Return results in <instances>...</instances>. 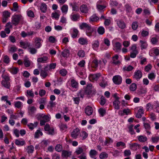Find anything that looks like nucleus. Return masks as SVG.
I'll return each instance as SVG.
<instances>
[{
    "label": "nucleus",
    "mask_w": 159,
    "mask_h": 159,
    "mask_svg": "<svg viewBox=\"0 0 159 159\" xmlns=\"http://www.w3.org/2000/svg\"><path fill=\"white\" fill-rule=\"evenodd\" d=\"M3 17L8 18L10 17V13L8 11H4L2 12Z\"/></svg>",
    "instance_id": "nucleus-57"
},
{
    "label": "nucleus",
    "mask_w": 159,
    "mask_h": 159,
    "mask_svg": "<svg viewBox=\"0 0 159 159\" xmlns=\"http://www.w3.org/2000/svg\"><path fill=\"white\" fill-rule=\"evenodd\" d=\"M91 26L86 23H83L80 25V28L81 29H85V31L90 27Z\"/></svg>",
    "instance_id": "nucleus-26"
},
{
    "label": "nucleus",
    "mask_w": 159,
    "mask_h": 159,
    "mask_svg": "<svg viewBox=\"0 0 159 159\" xmlns=\"http://www.w3.org/2000/svg\"><path fill=\"white\" fill-rule=\"evenodd\" d=\"M97 32L99 34L102 35L105 33V29L103 26H100L97 29Z\"/></svg>",
    "instance_id": "nucleus-39"
},
{
    "label": "nucleus",
    "mask_w": 159,
    "mask_h": 159,
    "mask_svg": "<svg viewBox=\"0 0 159 159\" xmlns=\"http://www.w3.org/2000/svg\"><path fill=\"white\" fill-rule=\"evenodd\" d=\"M78 55L80 57H84L85 54L84 50H79L78 52Z\"/></svg>",
    "instance_id": "nucleus-56"
},
{
    "label": "nucleus",
    "mask_w": 159,
    "mask_h": 159,
    "mask_svg": "<svg viewBox=\"0 0 159 159\" xmlns=\"http://www.w3.org/2000/svg\"><path fill=\"white\" fill-rule=\"evenodd\" d=\"M44 129L47 131V134L49 135H53L56 133L54 128L50 127L48 124H47L44 126Z\"/></svg>",
    "instance_id": "nucleus-4"
},
{
    "label": "nucleus",
    "mask_w": 159,
    "mask_h": 159,
    "mask_svg": "<svg viewBox=\"0 0 159 159\" xmlns=\"http://www.w3.org/2000/svg\"><path fill=\"white\" fill-rule=\"evenodd\" d=\"M67 73V71L64 69L61 70L59 71L60 74L63 76H65L66 75Z\"/></svg>",
    "instance_id": "nucleus-64"
},
{
    "label": "nucleus",
    "mask_w": 159,
    "mask_h": 159,
    "mask_svg": "<svg viewBox=\"0 0 159 159\" xmlns=\"http://www.w3.org/2000/svg\"><path fill=\"white\" fill-rule=\"evenodd\" d=\"M46 71H47L44 69V70H42L40 71V75L44 78L48 75V73Z\"/></svg>",
    "instance_id": "nucleus-52"
},
{
    "label": "nucleus",
    "mask_w": 159,
    "mask_h": 159,
    "mask_svg": "<svg viewBox=\"0 0 159 159\" xmlns=\"http://www.w3.org/2000/svg\"><path fill=\"white\" fill-rule=\"evenodd\" d=\"M99 62L97 59H94L92 63V67L94 68H96L98 66Z\"/></svg>",
    "instance_id": "nucleus-46"
},
{
    "label": "nucleus",
    "mask_w": 159,
    "mask_h": 159,
    "mask_svg": "<svg viewBox=\"0 0 159 159\" xmlns=\"http://www.w3.org/2000/svg\"><path fill=\"white\" fill-rule=\"evenodd\" d=\"M140 33L141 35L143 37L147 36L149 34V32L148 31L144 30H143Z\"/></svg>",
    "instance_id": "nucleus-61"
},
{
    "label": "nucleus",
    "mask_w": 159,
    "mask_h": 159,
    "mask_svg": "<svg viewBox=\"0 0 159 159\" xmlns=\"http://www.w3.org/2000/svg\"><path fill=\"white\" fill-rule=\"evenodd\" d=\"M78 42L80 44L82 45H87L88 41L87 38L81 37L79 39Z\"/></svg>",
    "instance_id": "nucleus-22"
},
{
    "label": "nucleus",
    "mask_w": 159,
    "mask_h": 159,
    "mask_svg": "<svg viewBox=\"0 0 159 159\" xmlns=\"http://www.w3.org/2000/svg\"><path fill=\"white\" fill-rule=\"evenodd\" d=\"M73 30V33L72 34V37L73 38H76L79 33V31L76 28H74L71 29Z\"/></svg>",
    "instance_id": "nucleus-37"
},
{
    "label": "nucleus",
    "mask_w": 159,
    "mask_h": 159,
    "mask_svg": "<svg viewBox=\"0 0 159 159\" xmlns=\"http://www.w3.org/2000/svg\"><path fill=\"white\" fill-rule=\"evenodd\" d=\"M2 77L4 80L1 82L2 85L5 88L9 89L11 86L10 82H9L10 80L9 77L7 75H2Z\"/></svg>",
    "instance_id": "nucleus-2"
},
{
    "label": "nucleus",
    "mask_w": 159,
    "mask_h": 159,
    "mask_svg": "<svg viewBox=\"0 0 159 159\" xmlns=\"http://www.w3.org/2000/svg\"><path fill=\"white\" fill-rule=\"evenodd\" d=\"M98 152L96 151L94 149H91L89 152L90 157L92 158H94L96 157L97 155Z\"/></svg>",
    "instance_id": "nucleus-30"
},
{
    "label": "nucleus",
    "mask_w": 159,
    "mask_h": 159,
    "mask_svg": "<svg viewBox=\"0 0 159 159\" xmlns=\"http://www.w3.org/2000/svg\"><path fill=\"white\" fill-rule=\"evenodd\" d=\"M99 19V18L95 15H93L90 18V20L92 21H96Z\"/></svg>",
    "instance_id": "nucleus-55"
},
{
    "label": "nucleus",
    "mask_w": 159,
    "mask_h": 159,
    "mask_svg": "<svg viewBox=\"0 0 159 159\" xmlns=\"http://www.w3.org/2000/svg\"><path fill=\"white\" fill-rule=\"evenodd\" d=\"M80 136L82 137L83 140H84L88 137V134L84 131H82Z\"/></svg>",
    "instance_id": "nucleus-53"
},
{
    "label": "nucleus",
    "mask_w": 159,
    "mask_h": 159,
    "mask_svg": "<svg viewBox=\"0 0 159 159\" xmlns=\"http://www.w3.org/2000/svg\"><path fill=\"white\" fill-rule=\"evenodd\" d=\"M61 9L62 12L66 14L68 12V6L66 4L64 5L61 7Z\"/></svg>",
    "instance_id": "nucleus-33"
},
{
    "label": "nucleus",
    "mask_w": 159,
    "mask_h": 159,
    "mask_svg": "<svg viewBox=\"0 0 159 159\" xmlns=\"http://www.w3.org/2000/svg\"><path fill=\"white\" fill-rule=\"evenodd\" d=\"M69 51L67 49H65L62 52L61 55L64 57H67L69 55Z\"/></svg>",
    "instance_id": "nucleus-47"
},
{
    "label": "nucleus",
    "mask_w": 159,
    "mask_h": 159,
    "mask_svg": "<svg viewBox=\"0 0 159 159\" xmlns=\"http://www.w3.org/2000/svg\"><path fill=\"white\" fill-rule=\"evenodd\" d=\"M112 80L115 84L119 85L121 83L122 78L119 75H116L113 77Z\"/></svg>",
    "instance_id": "nucleus-8"
},
{
    "label": "nucleus",
    "mask_w": 159,
    "mask_h": 159,
    "mask_svg": "<svg viewBox=\"0 0 159 159\" xmlns=\"http://www.w3.org/2000/svg\"><path fill=\"white\" fill-rule=\"evenodd\" d=\"M20 19V16L19 15L13 16L12 18L11 23L15 25H16L19 23Z\"/></svg>",
    "instance_id": "nucleus-9"
},
{
    "label": "nucleus",
    "mask_w": 159,
    "mask_h": 159,
    "mask_svg": "<svg viewBox=\"0 0 159 159\" xmlns=\"http://www.w3.org/2000/svg\"><path fill=\"white\" fill-rule=\"evenodd\" d=\"M98 112L100 116L103 117L106 113V110L104 108H100L98 109Z\"/></svg>",
    "instance_id": "nucleus-34"
},
{
    "label": "nucleus",
    "mask_w": 159,
    "mask_h": 159,
    "mask_svg": "<svg viewBox=\"0 0 159 159\" xmlns=\"http://www.w3.org/2000/svg\"><path fill=\"white\" fill-rule=\"evenodd\" d=\"M48 41L51 43H55L57 42L56 38L54 36H50L48 38Z\"/></svg>",
    "instance_id": "nucleus-54"
},
{
    "label": "nucleus",
    "mask_w": 159,
    "mask_h": 159,
    "mask_svg": "<svg viewBox=\"0 0 159 159\" xmlns=\"http://www.w3.org/2000/svg\"><path fill=\"white\" fill-rule=\"evenodd\" d=\"M116 146L117 147H123L125 148L126 147L125 143L122 142H118L116 144Z\"/></svg>",
    "instance_id": "nucleus-62"
},
{
    "label": "nucleus",
    "mask_w": 159,
    "mask_h": 159,
    "mask_svg": "<svg viewBox=\"0 0 159 159\" xmlns=\"http://www.w3.org/2000/svg\"><path fill=\"white\" fill-rule=\"evenodd\" d=\"M154 109L156 110V112H159V103L157 101H155L154 102Z\"/></svg>",
    "instance_id": "nucleus-45"
},
{
    "label": "nucleus",
    "mask_w": 159,
    "mask_h": 159,
    "mask_svg": "<svg viewBox=\"0 0 159 159\" xmlns=\"http://www.w3.org/2000/svg\"><path fill=\"white\" fill-rule=\"evenodd\" d=\"M131 154V152L129 150L126 149L124 152V155L125 157H129Z\"/></svg>",
    "instance_id": "nucleus-58"
},
{
    "label": "nucleus",
    "mask_w": 159,
    "mask_h": 159,
    "mask_svg": "<svg viewBox=\"0 0 159 159\" xmlns=\"http://www.w3.org/2000/svg\"><path fill=\"white\" fill-rule=\"evenodd\" d=\"M118 27L121 29H124L126 27V25L124 22L121 20L116 19L115 20Z\"/></svg>",
    "instance_id": "nucleus-12"
},
{
    "label": "nucleus",
    "mask_w": 159,
    "mask_h": 159,
    "mask_svg": "<svg viewBox=\"0 0 159 159\" xmlns=\"http://www.w3.org/2000/svg\"><path fill=\"white\" fill-rule=\"evenodd\" d=\"M101 75L100 73H98L96 74H90L89 77L90 80L91 81H96L101 76Z\"/></svg>",
    "instance_id": "nucleus-13"
},
{
    "label": "nucleus",
    "mask_w": 159,
    "mask_h": 159,
    "mask_svg": "<svg viewBox=\"0 0 159 159\" xmlns=\"http://www.w3.org/2000/svg\"><path fill=\"white\" fill-rule=\"evenodd\" d=\"M42 39L40 38H36L34 39L35 44L37 48H39L41 46V42Z\"/></svg>",
    "instance_id": "nucleus-23"
},
{
    "label": "nucleus",
    "mask_w": 159,
    "mask_h": 159,
    "mask_svg": "<svg viewBox=\"0 0 159 159\" xmlns=\"http://www.w3.org/2000/svg\"><path fill=\"white\" fill-rule=\"evenodd\" d=\"M130 148L134 150H136L138 149H139L140 148V145L138 144L134 143H132L129 144Z\"/></svg>",
    "instance_id": "nucleus-19"
},
{
    "label": "nucleus",
    "mask_w": 159,
    "mask_h": 159,
    "mask_svg": "<svg viewBox=\"0 0 159 159\" xmlns=\"http://www.w3.org/2000/svg\"><path fill=\"white\" fill-rule=\"evenodd\" d=\"M152 142L153 143H157L159 141V136H152L151 138Z\"/></svg>",
    "instance_id": "nucleus-41"
},
{
    "label": "nucleus",
    "mask_w": 159,
    "mask_h": 159,
    "mask_svg": "<svg viewBox=\"0 0 159 159\" xmlns=\"http://www.w3.org/2000/svg\"><path fill=\"white\" fill-rule=\"evenodd\" d=\"M133 125H131L129 126L128 129L129 130V132L131 134H135V133L133 129Z\"/></svg>",
    "instance_id": "nucleus-60"
},
{
    "label": "nucleus",
    "mask_w": 159,
    "mask_h": 159,
    "mask_svg": "<svg viewBox=\"0 0 159 159\" xmlns=\"http://www.w3.org/2000/svg\"><path fill=\"white\" fill-rule=\"evenodd\" d=\"M99 45V41L98 40H95L93 41L92 45L93 48L95 50H97L98 49Z\"/></svg>",
    "instance_id": "nucleus-16"
},
{
    "label": "nucleus",
    "mask_w": 159,
    "mask_h": 159,
    "mask_svg": "<svg viewBox=\"0 0 159 159\" xmlns=\"http://www.w3.org/2000/svg\"><path fill=\"white\" fill-rule=\"evenodd\" d=\"M156 75L153 72L151 73L148 74V79L151 80H153L155 79Z\"/></svg>",
    "instance_id": "nucleus-49"
},
{
    "label": "nucleus",
    "mask_w": 159,
    "mask_h": 159,
    "mask_svg": "<svg viewBox=\"0 0 159 159\" xmlns=\"http://www.w3.org/2000/svg\"><path fill=\"white\" fill-rule=\"evenodd\" d=\"M142 76V72L139 70L135 71L133 76V78L138 80L141 79Z\"/></svg>",
    "instance_id": "nucleus-10"
},
{
    "label": "nucleus",
    "mask_w": 159,
    "mask_h": 159,
    "mask_svg": "<svg viewBox=\"0 0 159 159\" xmlns=\"http://www.w3.org/2000/svg\"><path fill=\"white\" fill-rule=\"evenodd\" d=\"M80 16L78 14H72L70 16V18L72 20L76 21L79 19Z\"/></svg>",
    "instance_id": "nucleus-40"
},
{
    "label": "nucleus",
    "mask_w": 159,
    "mask_h": 159,
    "mask_svg": "<svg viewBox=\"0 0 159 159\" xmlns=\"http://www.w3.org/2000/svg\"><path fill=\"white\" fill-rule=\"evenodd\" d=\"M120 103V102L119 100H115L113 102V106L114 108L117 110L119 109L120 107L119 104Z\"/></svg>",
    "instance_id": "nucleus-28"
},
{
    "label": "nucleus",
    "mask_w": 159,
    "mask_h": 159,
    "mask_svg": "<svg viewBox=\"0 0 159 159\" xmlns=\"http://www.w3.org/2000/svg\"><path fill=\"white\" fill-rule=\"evenodd\" d=\"M139 42L142 50L146 49L147 48L148 46V44L146 41L145 40H140Z\"/></svg>",
    "instance_id": "nucleus-21"
},
{
    "label": "nucleus",
    "mask_w": 159,
    "mask_h": 159,
    "mask_svg": "<svg viewBox=\"0 0 159 159\" xmlns=\"http://www.w3.org/2000/svg\"><path fill=\"white\" fill-rule=\"evenodd\" d=\"M56 63H52L49 65H48L45 67V70L46 71L50 70H51L54 69L56 66Z\"/></svg>",
    "instance_id": "nucleus-27"
},
{
    "label": "nucleus",
    "mask_w": 159,
    "mask_h": 159,
    "mask_svg": "<svg viewBox=\"0 0 159 159\" xmlns=\"http://www.w3.org/2000/svg\"><path fill=\"white\" fill-rule=\"evenodd\" d=\"M39 9L42 12L45 13L47 9V6L44 2H41L39 4Z\"/></svg>",
    "instance_id": "nucleus-15"
},
{
    "label": "nucleus",
    "mask_w": 159,
    "mask_h": 159,
    "mask_svg": "<svg viewBox=\"0 0 159 159\" xmlns=\"http://www.w3.org/2000/svg\"><path fill=\"white\" fill-rule=\"evenodd\" d=\"M137 85L135 83L132 84L129 86V89L131 91H134L136 89Z\"/></svg>",
    "instance_id": "nucleus-48"
},
{
    "label": "nucleus",
    "mask_w": 159,
    "mask_h": 159,
    "mask_svg": "<svg viewBox=\"0 0 159 159\" xmlns=\"http://www.w3.org/2000/svg\"><path fill=\"white\" fill-rule=\"evenodd\" d=\"M137 138L139 141L141 142L144 143L147 141V137L145 136L142 135L138 136Z\"/></svg>",
    "instance_id": "nucleus-29"
},
{
    "label": "nucleus",
    "mask_w": 159,
    "mask_h": 159,
    "mask_svg": "<svg viewBox=\"0 0 159 159\" xmlns=\"http://www.w3.org/2000/svg\"><path fill=\"white\" fill-rule=\"evenodd\" d=\"M48 57L47 56H43L42 57H39L37 59V61L39 62L45 63L48 62Z\"/></svg>",
    "instance_id": "nucleus-24"
},
{
    "label": "nucleus",
    "mask_w": 159,
    "mask_h": 159,
    "mask_svg": "<svg viewBox=\"0 0 159 159\" xmlns=\"http://www.w3.org/2000/svg\"><path fill=\"white\" fill-rule=\"evenodd\" d=\"M80 134L79 129L76 128L74 129L71 133V136L74 139H76Z\"/></svg>",
    "instance_id": "nucleus-14"
},
{
    "label": "nucleus",
    "mask_w": 159,
    "mask_h": 159,
    "mask_svg": "<svg viewBox=\"0 0 159 159\" xmlns=\"http://www.w3.org/2000/svg\"><path fill=\"white\" fill-rule=\"evenodd\" d=\"M114 50L116 52H118L121 49V45L120 43L118 42H116L113 44Z\"/></svg>",
    "instance_id": "nucleus-18"
},
{
    "label": "nucleus",
    "mask_w": 159,
    "mask_h": 159,
    "mask_svg": "<svg viewBox=\"0 0 159 159\" xmlns=\"http://www.w3.org/2000/svg\"><path fill=\"white\" fill-rule=\"evenodd\" d=\"M93 111L92 108L89 106H88L85 108V112L88 116H89L91 115Z\"/></svg>",
    "instance_id": "nucleus-17"
},
{
    "label": "nucleus",
    "mask_w": 159,
    "mask_h": 159,
    "mask_svg": "<svg viewBox=\"0 0 159 159\" xmlns=\"http://www.w3.org/2000/svg\"><path fill=\"white\" fill-rule=\"evenodd\" d=\"M43 134L42 132L39 129L37 130L34 134L35 138H38L40 136H42Z\"/></svg>",
    "instance_id": "nucleus-43"
},
{
    "label": "nucleus",
    "mask_w": 159,
    "mask_h": 159,
    "mask_svg": "<svg viewBox=\"0 0 159 159\" xmlns=\"http://www.w3.org/2000/svg\"><path fill=\"white\" fill-rule=\"evenodd\" d=\"M55 149L57 151L60 152L62 150V147L61 145L57 144L56 146Z\"/></svg>",
    "instance_id": "nucleus-63"
},
{
    "label": "nucleus",
    "mask_w": 159,
    "mask_h": 159,
    "mask_svg": "<svg viewBox=\"0 0 159 159\" xmlns=\"http://www.w3.org/2000/svg\"><path fill=\"white\" fill-rule=\"evenodd\" d=\"M86 35L88 36H92L94 35L93 29L91 26L86 31Z\"/></svg>",
    "instance_id": "nucleus-20"
},
{
    "label": "nucleus",
    "mask_w": 159,
    "mask_h": 159,
    "mask_svg": "<svg viewBox=\"0 0 159 159\" xmlns=\"http://www.w3.org/2000/svg\"><path fill=\"white\" fill-rule=\"evenodd\" d=\"M59 127L61 131L62 132H65L66 130L67 126L66 125L61 124L60 125Z\"/></svg>",
    "instance_id": "nucleus-50"
},
{
    "label": "nucleus",
    "mask_w": 159,
    "mask_h": 159,
    "mask_svg": "<svg viewBox=\"0 0 159 159\" xmlns=\"http://www.w3.org/2000/svg\"><path fill=\"white\" fill-rule=\"evenodd\" d=\"M24 141H20L18 139H16L15 141V143L17 145L21 146H23L25 144Z\"/></svg>",
    "instance_id": "nucleus-51"
},
{
    "label": "nucleus",
    "mask_w": 159,
    "mask_h": 159,
    "mask_svg": "<svg viewBox=\"0 0 159 159\" xmlns=\"http://www.w3.org/2000/svg\"><path fill=\"white\" fill-rule=\"evenodd\" d=\"M37 118L38 119H42L40 120V125L41 126L44 125L46 122L49 121L51 119V116L50 115H45L43 113H39L37 115Z\"/></svg>",
    "instance_id": "nucleus-1"
},
{
    "label": "nucleus",
    "mask_w": 159,
    "mask_h": 159,
    "mask_svg": "<svg viewBox=\"0 0 159 159\" xmlns=\"http://www.w3.org/2000/svg\"><path fill=\"white\" fill-rule=\"evenodd\" d=\"M87 149V148L85 145L79 146L76 148L75 153L77 155L82 154L83 153H84V152Z\"/></svg>",
    "instance_id": "nucleus-6"
},
{
    "label": "nucleus",
    "mask_w": 159,
    "mask_h": 159,
    "mask_svg": "<svg viewBox=\"0 0 159 159\" xmlns=\"http://www.w3.org/2000/svg\"><path fill=\"white\" fill-rule=\"evenodd\" d=\"M80 9L81 12L84 13H87L89 10L87 6L85 5H82L80 7Z\"/></svg>",
    "instance_id": "nucleus-25"
},
{
    "label": "nucleus",
    "mask_w": 159,
    "mask_h": 159,
    "mask_svg": "<svg viewBox=\"0 0 159 159\" xmlns=\"http://www.w3.org/2000/svg\"><path fill=\"white\" fill-rule=\"evenodd\" d=\"M20 46L23 48L26 49L29 46V43L27 42H23L21 41L20 42Z\"/></svg>",
    "instance_id": "nucleus-42"
},
{
    "label": "nucleus",
    "mask_w": 159,
    "mask_h": 159,
    "mask_svg": "<svg viewBox=\"0 0 159 159\" xmlns=\"http://www.w3.org/2000/svg\"><path fill=\"white\" fill-rule=\"evenodd\" d=\"M71 152L66 150L62 151V156L65 157H70L71 154Z\"/></svg>",
    "instance_id": "nucleus-35"
},
{
    "label": "nucleus",
    "mask_w": 159,
    "mask_h": 159,
    "mask_svg": "<svg viewBox=\"0 0 159 159\" xmlns=\"http://www.w3.org/2000/svg\"><path fill=\"white\" fill-rule=\"evenodd\" d=\"M150 55L153 56L154 55L156 56L159 55V48H152L149 52Z\"/></svg>",
    "instance_id": "nucleus-11"
},
{
    "label": "nucleus",
    "mask_w": 159,
    "mask_h": 159,
    "mask_svg": "<svg viewBox=\"0 0 159 159\" xmlns=\"http://www.w3.org/2000/svg\"><path fill=\"white\" fill-rule=\"evenodd\" d=\"M110 45V42L109 40L107 38L104 39L101 46L102 50H106L107 49Z\"/></svg>",
    "instance_id": "nucleus-5"
},
{
    "label": "nucleus",
    "mask_w": 159,
    "mask_h": 159,
    "mask_svg": "<svg viewBox=\"0 0 159 159\" xmlns=\"http://www.w3.org/2000/svg\"><path fill=\"white\" fill-rule=\"evenodd\" d=\"M118 58L119 56L117 55H116L114 56L112 58L113 63L117 65L120 63V61L118 60Z\"/></svg>",
    "instance_id": "nucleus-31"
},
{
    "label": "nucleus",
    "mask_w": 159,
    "mask_h": 159,
    "mask_svg": "<svg viewBox=\"0 0 159 159\" xmlns=\"http://www.w3.org/2000/svg\"><path fill=\"white\" fill-rule=\"evenodd\" d=\"M134 69V67L130 65H128L127 66H124L122 68L124 71H129L132 70Z\"/></svg>",
    "instance_id": "nucleus-32"
},
{
    "label": "nucleus",
    "mask_w": 159,
    "mask_h": 159,
    "mask_svg": "<svg viewBox=\"0 0 159 159\" xmlns=\"http://www.w3.org/2000/svg\"><path fill=\"white\" fill-rule=\"evenodd\" d=\"M154 103L152 104L150 103H148L146 104V108L147 111H150L152 110H154Z\"/></svg>",
    "instance_id": "nucleus-38"
},
{
    "label": "nucleus",
    "mask_w": 159,
    "mask_h": 159,
    "mask_svg": "<svg viewBox=\"0 0 159 159\" xmlns=\"http://www.w3.org/2000/svg\"><path fill=\"white\" fill-rule=\"evenodd\" d=\"M138 25L137 22H134L132 24V28L134 30H136L138 28Z\"/></svg>",
    "instance_id": "nucleus-59"
},
{
    "label": "nucleus",
    "mask_w": 159,
    "mask_h": 159,
    "mask_svg": "<svg viewBox=\"0 0 159 159\" xmlns=\"http://www.w3.org/2000/svg\"><path fill=\"white\" fill-rule=\"evenodd\" d=\"M85 93L87 94L93 95L96 93V90L92 86V84H89L87 85L85 90Z\"/></svg>",
    "instance_id": "nucleus-3"
},
{
    "label": "nucleus",
    "mask_w": 159,
    "mask_h": 159,
    "mask_svg": "<svg viewBox=\"0 0 159 159\" xmlns=\"http://www.w3.org/2000/svg\"><path fill=\"white\" fill-rule=\"evenodd\" d=\"M70 84L71 89L74 91H76L78 88V83L74 79H71L70 80Z\"/></svg>",
    "instance_id": "nucleus-7"
},
{
    "label": "nucleus",
    "mask_w": 159,
    "mask_h": 159,
    "mask_svg": "<svg viewBox=\"0 0 159 159\" xmlns=\"http://www.w3.org/2000/svg\"><path fill=\"white\" fill-rule=\"evenodd\" d=\"M108 157V154L106 152H102L99 155V157L100 159H104L107 158Z\"/></svg>",
    "instance_id": "nucleus-36"
},
{
    "label": "nucleus",
    "mask_w": 159,
    "mask_h": 159,
    "mask_svg": "<svg viewBox=\"0 0 159 159\" xmlns=\"http://www.w3.org/2000/svg\"><path fill=\"white\" fill-rule=\"evenodd\" d=\"M60 16L59 13L57 12L52 13L51 14L52 17L56 20H58Z\"/></svg>",
    "instance_id": "nucleus-44"
}]
</instances>
